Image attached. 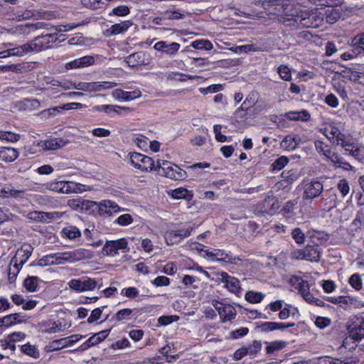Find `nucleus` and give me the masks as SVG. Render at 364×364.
I'll return each instance as SVG.
<instances>
[{"mask_svg":"<svg viewBox=\"0 0 364 364\" xmlns=\"http://www.w3.org/2000/svg\"><path fill=\"white\" fill-rule=\"evenodd\" d=\"M289 9V12L285 14V15L291 16V18L287 19L290 22L287 25L292 26L296 23L298 26L306 28H316L318 26V22L314 14H310L306 11H301L299 13L296 11H294L293 5L291 4Z\"/></svg>","mask_w":364,"mask_h":364,"instance_id":"f257e3e1","label":"nucleus"},{"mask_svg":"<svg viewBox=\"0 0 364 364\" xmlns=\"http://www.w3.org/2000/svg\"><path fill=\"white\" fill-rule=\"evenodd\" d=\"M156 171L159 175L175 181L183 180L187 177L185 170L176 165L173 166L170 161L166 160L158 159L156 161Z\"/></svg>","mask_w":364,"mask_h":364,"instance_id":"f03ea898","label":"nucleus"},{"mask_svg":"<svg viewBox=\"0 0 364 364\" xmlns=\"http://www.w3.org/2000/svg\"><path fill=\"white\" fill-rule=\"evenodd\" d=\"M299 187L304 191L302 198L306 200L318 198L323 191V182L318 178H305Z\"/></svg>","mask_w":364,"mask_h":364,"instance_id":"7ed1b4c3","label":"nucleus"},{"mask_svg":"<svg viewBox=\"0 0 364 364\" xmlns=\"http://www.w3.org/2000/svg\"><path fill=\"white\" fill-rule=\"evenodd\" d=\"M69 287L77 292L92 291L97 287L100 289L102 287V279L90 278L82 277L80 279H73L68 282Z\"/></svg>","mask_w":364,"mask_h":364,"instance_id":"20e7f679","label":"nucleus"},{"mask_svg":"<svg viewBox=\"0 0 364 364\" xmlns=\"http://www.w3.org/2000/svg\"><path fill=\"white\" fill-rule=\"evenodd\" d=\"M58 41L57 33H46L29 42L32 52H40L53 47Z\"/></svg>","mask_w":364,"mask_h":364,"instance_id":"39448f33","label":"nucleus"},{"mask_svg":"<svg viewBox=\"0 0 364 364\" xmlns=\"http://www.w3.org/2000/svg\"><path fill=\"white\" fill-rule=\"evenodd\" d=\"M193 230V226L188 225L181 228L167 230L164 234L165 241L168 245L178 244L184 238L188 237Z\"/></svg>","mask_w":364,"mask_h":364,"instance_id":"423d86ee","label":"nucleus"},{"mask_svg":"<svg viewBox=\"0 0 364 364\" xmlns=\"http://www.w3.org/2000/svg\"><path fill=\"white\" fill-rule=\"evenodd\" d=\"M130 161L136 168L143 171H156V163L155 164L152 158L140 153H130Z\"/></svg>","mask_w":364,"mask_h":364,"instance_id":"0eeeda50","label":"nucleus"},{"mask_svg":"<svg viewBox=\"0 0 364 364\" xmlns=\"http://www.w3.org/2000/svg\"><path fill=\"white\" fill-rule=\"evenodd\" d=\"M268 308L273 312L279 311V318H287L290 316L295 318L299 316L297 308L290 304H285L282 300H277L270 303L268 305Z\"/></svg>","mask_w":364,"mask_h":364,"instance_id":"6e6552de","label":"nucleus"},{"mask_svg":"<svg viewBox=\"0 0 364 364\" xmlns=\"http://www.w3.org/2000/svg\"><path fill=\"white\" fill-rule=\"evenodd\" d=\"M119 250L123 253H126L129 251L127 239L121 238L117 240L107 241L102 248L103 254L109 256H115L118 255Z\"/></svg>","mask_w":364,"mask_h":364,"instance_id":"1a4fd4ad","label":"nucleus"},{"mask_svg":"<svg viewBox=\"0 0 364 364\" xmlns=\"http://www.w3.org/2000/svg\"><path fill=\"white\" fill-rule=\"evenodd\" d=\"M154 48L160 53L161 57L173 58L180 50L181 44L176 42L161 41L154 44Z\"/></svg>","mask_w":364,"mask_h":364,"instance_id":"9d476101","label":"nucleus"},{"mask_svg":"<svg viewBox=\"0 0 364 364\" xmlns=\"http://www.w3.org/2000/svg\"><path fill=\"white\" fill-rule=\"evenodd\" d=\"M151 55L144 51L134 53L125 58V62L132 68H138L146 66L151 63Z\"/></svg>","mask_w":364,"mask_h":364,"instance_id":"9b49d317","label":"nucleus"},{"mask_svg":"<svg viewBox=\"0 0 364 364\" xmlns=\"http://www.w3.org/2000/svg\"><path fill=\"white\" fill-rule=\"evenodd\" d=\"M82 338V336L79 337L78 335H73L71 336L55 340L46 345L45 349L47 352L58 350L73 346Z\"/></svg>","mask_w":364,"mask_h":364,"instance_id":"f8f14e48","label":"nucleus"},{"mask_svg":"<svg viewBox=\"0 0 364 364\" xmlns=\"http://www.w3.org/2000/svg\"><path fill=\"white\" fill-rule=\"evenodd\" d=\"M213 305L218 311L220 318H234L236 316L235 308L230 304L213 301Z\"/></svg>","mask_w":364,"mask_h":364,"instance_id":"ddd939ff","label":"nucleus"},{"mask_svg":"<svg viewBox=\"0 0 364 364\" xmlns=\"http://www.w3.org/2000/svg\"><path fill=\"white\" fill-rule=\"evenodd\" d=\"M92 111L104 112L109 117H114L115 115L121 114L122 112L127 113L131 111V109L129 107H121L119 105H102L92 107Z\"/></svg>","mask_w":364,"mask_h":364,"instance_id":"4468645a","label":"nucleus"},{"mask_svg":"<svg viewBox=\"0 0 364 364\" xmlns=\"http://www.w3.org/2000/svg\"><path fill=\"white\" fill-rule=\"evenodd\" d=\"M95 63V57L93 55H85L79 58H76L70 62L65 63V68L66 70H73L87 68Z\"/></svg>","mask_w":364,"mask_h":364,"instance_id":"2eb2a0df","label":"nucleus"},{"mask_svg":"<svg viewBox=\"0 0 364 364\" xmlns=\"http://www.w3.org/2000/svg\"><path fill=\"white\" fill-rule=\"evenodd\" d=\"M33 247L29 244H24L18 248L14 257L11 259L15 264L23 266L31 257Z\"/></svg>","mask_w":364,"mask_h":364,"instance_id":"dca6fc26","label":"nucleus"},{"mask_svg":"<svg viewBox=\"0 0 364 364\" xmlns=\"http://www.w3.org/2000/svg\"><path fill=\"white\" fill-rule=\"evenodd\" d=\"M348 335L353 341H359L364 337V320H357L347 327Z\"/></svg>","mask_w":364,"mask_h":364,"instance_id":"f3484780","label":"nucleus"},{"mask_svg":"<svg viewBox=\"0 0 364 364\" xmlns=\"http://www.w3.org/2000/svg\"><path fill=\"white\" fill-rule=\"evenodd\" d=\"M306 237L309 240L310 244L317 245L319 247L329 239V235L326 232L314 229L309 230L306 232Z\"/></svg>","mask_w":364,"mask_h":364,"instance_id":"a211bd4d","label":"nucleus"},{"mask_svg":"<svg viewBox=\"0 0 364 364\" xmlns=\"http://www.w3.org/2000/svg\"><path fill=\"white\" fill-rule=\"evenodd\" d=\"M222 282L225 284L226 288L232 293L238 295L241 293L240 281L233 277L230 276L227 272L220 273Z\"/></svg>","mask_w":364,"mask_h":364,"instance_id":"6ab92c4d","label":"nucleus"},{"mask_svg":"<svg viewBox=\"0 0 364 364\" xmlns=\"http://www.w3.org/2000/svg\"><path fill=\"white\" fill-rule=\"evenodd\" d=\"M294 326V323H276V322H264L261 323H257L256 328L261 332H269L273 330L279 329L282 331L288 328Z\"/></svg>","mask_w":364,"mask_h":364,"instance_id":"aec40b11","label":"nucleus"},{"mask_svg":"<svg viewBox=\"0 0 364 364\" xmlns=\"http://www.w3.org/2000/svg\"><path fill=\"white\" fill-rule=\"evenodd\" d=\"M279 208V202L274 196H267L262 203L261 210L269 215H274Z\"/></svg>","mask_w":364,"mask_h":364,"instance_id":"412c9836","label":"nucleus"},{"mask_svg":"<svg viewBox=\"0 0 364 364\" xmlns=\"http://www.w3.org/2000/svg\"><path fill=\"white\" fill-rule=\"evenodd\" d=\"M298 291L306 302L314 304L318 306H322L324 305V302L322 300L314 297L310 292V285L307 281L301 285V287Z\"/></svg>","mask_w":364,"mask_h":364,"instance_id":"4be33fe9","label":"nucleus"},{"mask_svg":"<svg viewBox=\"0 0 364 364\" xmlns=\"http://www.w3.org/2000/svg\"><path fill=\"white\" fill-rule=\"evenodd\" d=\"M133 25V22L130 20L122 21L121 23H114L109 27L106 31L107 36H112L118 34L124 33Z\"/></svg>","mask_w":364,"mask_h":364,"instance_id":"5701e85b","label":"nucleus"},{"mask_svg":"<svg viewBox=\"0 0 364 364\" xmlns=\"http://www.w3.org/2000/svg\"><path fill=\"white\" fill-rule=\"evenodd\" d=\"M332 163L335 168H343L346 171H352L353 167L338 153L331 152L327 158Z\"/></svg>","mask_w":364,"mask_h":364,"instance_id":"b1692460","label":"nucleus"},{"mask_svg":"<svg viewBox=\"0 0 364 364\" xmlns=\"http://www.w3.org/2000/svg\"><path fill=\"white\" fill-rule=\"evenodd\" d=\"M122 209L114 201L109 200H103L99 204V212L100 214L112 215L113 213H118Z\"/></svg>","mask_w":364,"mask_h":364,"instance_id":"393cba45","label":"nucleus"},{"mask_svg":"<svg viewBox=\"0 0 364 364\" xmlns=\"http://www.w3.org/2000/svg\"><path fill=\"white\" fill-rule=\"evenodd\" d=\"M141 95V92L139 90L127 92L120 89H117L112 92V96L114 98L124 101L132 100L134 99L139 97Z\"/></svg>","mask_w":364,"mask_h":364,"instance_id":"a878e982","label":"nucleus"},{"mask_svg":"<svg viewBox=\"0 0 364 364\" xmlns=\"http://www.w3.org/2000/svg\"><path fill=\"white\" fill-rule=\"evenodd\" d=\"M301 137L296 134L286 136L281 142V147L287 151L294 150L301 143Z\"/></svg>","mask_w":364,"mask_h":364,"instance_id":"bb28decb","label":"nucleus"},{"mask_svg":"<svg viewBox=\"0 0 364 364\" xmlns=\"http://www.w3.org/2000/svg\"><path fill=\"white\" fill-rule=\"evenodd\" d=\"M304 250L306 260L316 262L320 260L322 253L321 247L309 243Z\"/></svg>","mask_w":364,"mask_h":364,"instance_id":"cd10ccee","label":"nucleus"},{"mask_svg":"<svg viewBox=\"0 0 364 364\" xmlns=\"http://www.w3.org/2000/svg\"><path fill=\"white\" fill-rule=\"evenodd\" d=\"M205 255L211 260L223 261L225 262H231V256L223 250L214 249L205 250Z\"/></svg>","mask_w":364,"mask_h":364,"instance_id":"c85d7f7f","label":"nucleus"},{"mask_svg":"<svg viewBox=\"0 0 364 364\" xmlns=\"http://www.w3.org/2000/svg\"><path fill=\"white\" fill-rule=\"evenodd\" d=\"M40 325V331L43 333H54L63 330V326L59 320L51 322L50 320L43 321Z\"/></svg>","mask_w":364,"mask_h":364,"instance_id":"c756f323","label":"nucleus"},{"mask_svg":"<svg viewBox=\"0 0 364 364\" xmlns=\"http://www.w3.org/2000/svg\"><path fill=\"white\" fill-rule=\"evenodd\" d=\"M285 117L291 121L308 122L311 118L309 112L306 109L301 111H290L285 114Z\"/></svg>","mask_w":364,"mask_h":364,"instance_id":"7c9ffc66","label":"nucleus"},{"mask_svg":"<svg viewBox=\"0 0 364 364\" xmlns=\"http://www.w3.org/2000/svg\"><path fill=\"white\" fill-rule=\"evenodd\" d=\"M30 67L31 65L28 63L2 65L0 66V72L12 71L22 73L30 70Z\"/></svg>","mask_w":364,"mask_h":364,"instance_id":"2f4dec72","label":"nucleus"},{"mask_svg":"<svg viewBox=\"0 0 364 364\" xmlns=\"http://www.w3.org/2000/svg\"><path fill=\"white\" fill-rule=\"evenodd\" d=\"M350 229L354 232L364 229V206L358 210L355 219L350 224Z\"/></svg>","mask_w":364,"mask_h":364,"instance_id":"473e14b6","label":"nucleus"},{"mask_svg":"<svg viewBox=\"0 0 364 364\" xmlns=\"http://www.w3.org/2000/svg\"><path fill=\"white\" fill-rule=\"evenodd\" d=\"M9 56H23L28 53H31V48L29 42L21 46H18L6 50Z\"/></svg>","mask_w":364,"mask_h":364,"instance_id":"72a5a7b5","label":"nucleus"},{"mask_svg":"<svg viewBox=\"0 0 364 364\" xmlns=\"http://www.w3.org/2000/svg\"><path fill=\"white\" fill-rule=\"evenodd\" d=\"M82 105L79 102H70L63 105L60 107H55L48 109L44 110V112H47L50 116H55L56 113L60 112V110L65 109H77L81 108Z\"/></svg>","mask_w":364,"mask_h":364,"instance_id":"f704fd0d","label":"nucleus"},{"mask_svg":"<svg viewBox=\"0 0 364 364\" xmlns=\"http://www.w3.org/2000/svg\"><path fill=\"white\" fill-rule=\"evenodd\" d=\"M42 147L45 150H56L65 145L66 142L63 139H49L42 142Z\"/></svg>","mask_w":364,"mask_h":364,"instance_id":"c9c22d12","label":"nucleus"},{"mask_svg":"<svg viewBox=\"0 0 364 364\" xmlns=\"http://www.w3.org/2000/svg\"><path fill=\"white\" fill-rule=\"evenodd\" d=\"M92 204H96L95 202L82 199L80 198L75 199H70L68 201V205L72 209L77 210L78 208L84 209L85 208H90Z\"/></svg>","mask_w":364,"mask_h":364,"instance_id":"e433bc0d","label":"nucleus"},{"mask_svg":"<svg viewBox=\"0 0 364 364\" xmlns=\"http://www.w3.org/2000/svg\"><path fill=\"white\" fill-rule=\"evenodd\" d=\"M272 5H282L284 9V13L287 14L289 11L290 0H269V1H258L255 3L256 6H259L265 9L266 4Z\"/></svg>","mask_w":364,"mask_h":364,"instance_id":"4c0bfd02","label":"nucleus"},{"mask_svg":"<svg viewBox=\"0 0 364 364\" xmlns=\"http://www.w3.org/2000/svg\"><path fill=\"white\" fill-rule=\"evenodd\" d=\"M62 236L70 240H74L81 237V232L80 230L73 225H69L63 228Z\"/></svg>","mask_w":364,"mask_h":364,"instance_id":"58836bf2","label":"nucleus"},{"mask_svg":"<svg viewBox=\"0 0 364 364\" xmlns=\"http://www.w3.org/2000/svg\"><path fill=\"white\" fill-rule=\"evenodd\" d=\"M63 193H81L84 191V186L73 181H63Z\"/></svg>","mask_w":364,"mask_h":364,"instance_id":"ea45409f","label":"nucleus"},{"mask_svg":"<svg viewBox=\"0 0 364 364\" xmlns=\"http://www.w3.org/2000/svg\"><path fill=\"white\" fill-rule=\"evenodd\" d=\"M171 196L175 199H186L190 200L193 198L191 191L184 188H178L171 191Z\"/></svg>","mask_w":364,"mask_h":364,"instance_id":"a19ab883","label":"nucleus"},{"mask_svg":"<svg viewBox=\"0 0 364 364\" xmlns=\"http://www.w3.org/2000/svg\"><path fill=\"white\" fill-rule=\"evenodd\" d=\"M0 159L6 162H12L18 156V152L13 148H6L0 151Z\"/></svg>","mask_w":364,"mask_h":364,"instance_id":"79ce46f5","label":"nucleus"},{"mask_svg":"<svg viewBox=\"0 0 364 364\" xmlns=\"http://www.w3.org/2000/svg\"><path fill=\"white\" fill-rule=\"evenodd\" d=\"M200 77V76L186 75L184 73L178 72H172L171 73H168L167 75L168 80H176L179 82H185L187 80H194Z\"/></svg>","mask_w":364,"mask_h":364,"instance_id":"37998d69","label":"nucleus"},{"mask_svg":"<svg viewBox=\"0 0 364 364\" xmlns=\"http://www.w3.org/2000/svg\"><path fill=\"white\" fill-rule=\"evenodd\" d=\"M40 279L36 276H28L23 281V287L30 292L37 291Z\"/></svg>","mask_w":364,"mask_h":364,"instance_id":"c03bdc74","label":"nucleus"},{"mask_svg":"<svg viewBox=\"0 0 364 364\" xmlns=\"http://www.w3.org/2000/svg\"><path fill=\"white\" fill-rule=\"evenodd\" d=\"M21 267V265L18 264V263L15 264L13 262V260H11L8 269V277L11 284L16 281V277L19 273Z\"/></svg>","mask_w":364,"mask_h":364,"instance_id":"a18cd8bd","label":"nucleus"},{"mask_svg":"<svg viewBox=\"0 0 364 364\" xmlns=\"http://www.w3.org/2000/svg\"><path fill=\"white\" fill-rule=\"evenodd\" d=\"M92 92H100L105 90L112 89L117 86L114 82L102 81L92 82Z\"/></svg>","mask_w":364,"mask_h":364,"instance_id":"49530a36","label":"nucleus"},{"mask_svg":"<svg viewBox=\"0 0 364 364\" xmlns=\"http://www.w3.org/2000/svg\"><path fill=\"white\" fill-rule=\"evenodd\" d=\"M267 344V353L272 354L275 351L280 350L284 348L287 346V343L282 341H275L271 343L265 342Z\"/></svg>","mask_w":364,"mask_h":364,"instance_id":"de8ad7c7","label":"nucleus"},{"mask_svg":"<svg viewBox=\"0 0 364 364\" xmlns=\"http://www.w3.org/2000/svg\"><path fill=\"white\" fill-rule=\"evenodd\" d=\"M293 240L297 245H302L305 242L306 233L305 234L300 228H295L291 232Z\"/></svg>","mask_w":364,"mask_h":364,"instance_id":"09e8293b","label":"nucleus"},{"mask_svg":"<svg viewBox=\"0 0 364 364\" xmlns=\"http://www.w3.org/2000/svg\"><path fill=\"white\" fill-rule=\"evenodd\" d=\"M68 252V262L81 260L87 257V251L83 249L76 250Z\"/></svg>","mask_w":364,"mask_h":364,"instance_id":"8fccbe9b","label":"nucleus"},{"mask_svg":"<svg viewBox=\"0 0 364 364\" xmlns=\"http://www.w3.org/2000/svg\"><path fill=\"white\" fill-rule=\"evenodd\" d=\"M21 138L19 134L14 133L9 131L0 130V140L6 141L8 142H16Z\"/></svg>","mask_w":364,"mask_h":364,"instance_id":"3c124183","label":"nucleus"},{"mask_svg":"<svg viewBox=\"0 0 364 364\" xmlns=\"http://www.w3.org/2000/svg\"><path fill=\"white\" fill-rule=\"evenodd\" d=\"M191 46L195 49L210 50L213 48V43L207 39L196 40L191 43Z\"/></svg>","mask_w":364,"mask_h":364,"instance_id":"603ef678","label":"nucleus"},{"mask_svg":"<svg viewBox=\"0 0 364 364\" xmlns=\"http://www.w3.org/2000/svg\"><path fill=\"white\" fill-rule=\"evenodd\" d=\"M109 331H110V328L100 331L98 333H94L89 338L90 339L92 343L94 346H96V345L99 344L100 343H101L102 341H104L107 337Z\"/></svg>","mask_w":364,"mask_h":364,"instance_id":"864d4df0","label":"nucleus"},{"mask_svg":"<svg viewBox=\"0 0 364 364\" xmlns=\"http://www.w3.org/2000/svg\"><path fill=\"white\" fill-rule=\"evenodd\" d=\"M161 14L164 18L168 20H178L185 18V14H182L180 10H166Z\"/></svg>","mask_w":364,"mask_h":364,"instance_id":"5fc2aeb1","label":"nucleus"},{"mask_svg":"<svg viewBox=\"0 0 364 364\" xmlns=\"http://www.w3.org/2000/svg\"><path fill=\"white\" fill-rule=\"evenodd\" d=\"M315 148L317 152L319 154H322L326 158L328 157L330 154L331 153V149L328 145L326 144L323 141L320 140H316L314 142Z\"/></svg>","mask_w":364,"mask_h":364,"instance_id":"6e6d98bb","label":"nucleus"},{"mask_svg":"<svg viewBox=\"0 0 364 364\" xmlns=\"http://www.w3.org/2000/svg\"><path fill=\"white\" fill-rule=\"evenodd\" d=\"M264 295L260 292L249 291L245 294V299L250 303H259L263 300Z\"/></svg>","mask_w":364,"mask_h":364,"instance_id":"4d7b16f0","label":"nucleus"},{"mask_svg":"<svg viewBox=\"0 0 364 364\" xmlns=\"http://www.w3.org/2000/svg\"><path fill=\"white\" fill-rule=\"evenodd\" d=\"M322 133L328 138L329 141L335 138V135L340 132L341 130L334 124H329L328 127L321 129Z\"/></svg>","mask_w":364,"mask_h":364,"instance_id":"13d9d810","label":"nucleus"},{"mask_svg":"<svg viewBox=\"0 0 364 364\" xmlns=\"http://www.w3.org/2000/svg\"><path fill=\"white\" fill-rule=\"evenodd\" d=\"M341 17V13L338 9H331L326 13V20L328 23H336Z\"/></svg>","mask_w":364,"mask_h":364,"instance_id":"bf43d9fd","label":"nucleus"},{"mask_svg":"<svg viewBox=\"0 0 364 364\" xmlns=\"http://www.w3.org/2000/svg\"><path fill=\"white\" fill-rule=\"evenodd\" d=\"M277 73L280 77L285 81L291 80V73L290 68L285 65H281L277 68Z\"/></svg>","mask_w":364,"mask_h":364,"instance_id":"052dcab7","label":"nucleus"},{"mask_svg":"<svg viewBox=\"0 0 364 364\" xmlns=\"http://www.w3.org/2000/svg\"><path fill=\"white\" fill-rule=\"evenodd\" d=\"M355 144L354 139L348 134L342 141H339L338 146H341L344 150V154H347L350 149Z\"/></svg>","mask_w":364,"mask_h":364,"instance_id":"680f3d73","label":"nucleus"},{"mask_svg":"<svg viewBox=\"0 0 364 364\" xmlns=\"http://www.w3.org/2000/svg\"><path fill=\"white\" fill-rule=\"evenodd\" d=\"M130 12L129 8L125 5L114 7L109 16H125Z\"/></svg>","mask_w":364,"mask_h":364,"instance_id":"e2e57ef3","label":"nucleus"},{"mask_svg":"<svg viewBox=\"0 0 364 364\" xmlns=\"http://www.w3.org/2000/svg\"><path fill=\"white\" fill-rule=\"evenodd\" d=\"M21 350L25 354L30 355L35 358H36L39 356V352H38V349L34 346H31L29 343L23 345L21 346Z\"/></svg>","mask_w":364,"mask_h":364,"instance_id":"0e129e2a","label":"nucleus"},{"mask_svg":"<svg viewBox=\"0 0 364 364\" xmlns=\"http://www.w3.org/2000/svg\"><path fill=\"white\" fill-rule=\"evenodd\" d=\"M289 160L287 156H282L276 159L272 164L273 171H279L282 169L288 163Z\"/></svg>","mask_w":364,"mask_h":364,"instance_id":"69168bd1","label":"nucleus"},{"mask_svg":"<svg viewBox=\"0 0 364 364\" xmlns=\"http://www.w3.org/2000/svg\"><path fill=\"white\" fill-rule=\"evenodd\" d=\"M298 203L296 199L288 200L282 209L284 215H290L294 213L296 206Z\"/></svg>","mask_w":364,"mask_h":364,"instance_id":"338daca9","label":"nucleus"},{"mask_svg":"<svg viewBox=\"0 0 364 364\" xmlns=\"http://www.w3.org/2000/svg\"><path fill=\"white\" fill-rule=\"evenodd\" d=\"M348 282L355 290H360L362 288V279L360 274L358 273L352 274L349 278Z\"/></svg>","mask_w":364,"mask_h":364,"instance_id":"774afa93","label":"nucleus"}]
</instances>
